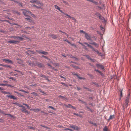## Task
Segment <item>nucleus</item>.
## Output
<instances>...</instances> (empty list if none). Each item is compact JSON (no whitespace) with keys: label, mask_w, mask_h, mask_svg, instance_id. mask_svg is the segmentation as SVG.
Returning <instances> with one entry per match:
<instances>
[{"label":"nucleus","mask_w":131,"mask_h":131,"mask_svg":"<svg viewBox=\"0 0 131 131\" xmlns=\"http://www.w3.org/2000/svg\"><path fill=\"white\" fill-rule=\"evenodd\" d=\"M14 13H16L18 14V15H20V13L17 11H15L14 12Z\"/></svg>","instance_id":"49"},{"label":"nucleus","mask_w":131,"mask_h":131,"mask_svg":"<svg viewBox=\"0 0 131 131\" xmlns=\"http://www.w3.org/2000/svg\"><path fill=\"white\" fill-rule=\"evenodd\" d=\"M64 130H69L70 131H73V130L71 129H70L68 128H67L64 129Z\"/></svg>","instance_id":"57"},{"label":"nucleus","mask_w":131,"mask_h":131,"mask_svg":"<svg viewBox=\"0 0 131 131\" xmlns=\"http://www.w3.org/2000/svg\"><path fill=\"white\" fill-rule=\"evenodd\" d=\"M97 54L100 56H102L103 55L100 52H99V53H98Z\"/></svg>","instance_id":"62"},{"label":"nucleus","mask_w":131,"mask_h":131,"mask_svg":"<svg viewBox=\"0 0 131 131\" xmlns=\"http://www.w3.org/2000/svg\"><path fill=\"white\" fill-rule=\"evenodd\" d=\"M69 127L71 128H73L74 130H78L80 129V128L75 125H71Z\"/></svg>","instance_id":"2"},{"label":"nucleus","mask_w":131,"mask_h":131,"mask_svg":"<svg viewBox=\"0 0 131 131\" xmlns=\"http://www.w3.org/2000/svg\"><path fill=\"white\" fill-rule=\"evenodd\" d=\"M85 37L88 40H91L90 35L88 34L87 33H86L85 35Z\"/></svg>","instance_id":"7"},{"label":"nucleus","mask_w":131,"mask_h":131,"mask_svg":"<svg viewBox=\"0 0 131 131\" xmlns=\"http://www.w3.org/2000/svg\"><path fill=\"white\" fill-rule=\"evenodd\" d=\"M59 10L60 11V12H61V13H62L63 14L65 15L66 16V15H67L66 14H67V13H64V12H63L62 10H61L60 9H60Z\"/></svg>","instance_id":"41"},{"label":"nucleus","mask_w":131,"mask_h":131,"mask_svg":"<svg viewBox=\"0 0 131 131\" xmlns=\"http://www.w3.org/2000/svg\"><path fill=\"white\" fill-rule=\"evenodd\" d=\"M91 49H92L93 51L96 52L97 53H99V51L97 49H95L93 47H92V48Z\"/></svg>","instance_id":"21"},{"label":"nucleus","mask_w":131,"mask_h":131,"mask_svg":"<svg viewBox=\"0 0 131 131\" xmlns=\"http://www.w3.org/2000/svg\"><path fill=\"white\" fill-rule=\"evenodd\" d=\"M32 6L33 7H35L36 8H41V7L40 6L39 7V6H36V5H32Z\"/></svg>","instance_id":"47"},{"label":"nucleus","mask_w":131,"mask_h":131,"mask_svg":"<svg viewBox=\"0 0 131 131\" xmlns=\"http://www.w3.org/2000/svg\"><path fill=\"white\" fill-rule=\"evenodd\" d=\"M103 130L104 131H107V127L106 126L104 127L103 128Z\"/></svg>","instance_id":"43"},{"label":"nucleus","mask_w":131,"mask_h":131,"mask_svg":"<svg viewBox=\"0 0 131 131\" xmlns=\"http://www.w3.org/2000/svg\"><path fill=\"white\" fill-rule=\"evenodd\" d=\"M18 106L19 107H21L22 108L24 106L20 104L19 103L18 104Z\"/></svg>","instance_id":"63"},{"label":"nucleus","mask_w":131,"mask_h":131,"mask_svg":"<svg viewBox=\"0 0 131 131\" xmlns=\"http://www.w3.org/2000/svg\"><path fill=\"white\" fill-rule=\"evenodd\" d=\"M41 93H42V94L43 95H47L46 93L42 91Z\"/></svg>","instance_id":"51"},{"label":"nucleus","mask_w":131,"mask_h":131,"mask_svg":"<svg viewBox=\"0 0 131 131\" xmlns=\"http://www.w3.org/2000/svg\"><path fill=\"white\" fill-rule=\"evenodd\" d=\"M6 96L8 97H9L11 99H15V100H17L16 98L13 95H7Z\"/></svg>","instance_id":"9"},{"label":"nucleus","mask_w":131,"mask_h":131,"mask_svg":"<svg viewBox=\"0 0 131 131\" xmlns=\"http://www.w3.org/2000/svg\"><path fill=\"white\" fill-rule=\"evenodd\" d=\"M59 31L60 32H62L65 35H66V36H68V35L65 32H64L63 31H62L61 30H59Z\"/></svg>","instance_id":"46"},{"label":"nucleus","mask_w":131,"mask_h":131,"mask_svg":"<svg viewBox=\"0 0 131 131\" xmlns=\"http://www.w3.org/2000/svg\"><path fill=\"white\" fill-rule=\"evenodd\" d=\"M84 44H85L86 45H87V46H88L89 47H90V48H92V46H91V45H89V44H88L87 42H84Z\"/></svg>","instance_id":"27"},{"label":"nucleus","mask_w":131,"mask_h":131,"mask_svg":"<svg viewBox=\"0 0 131 131\" xmlns=\"http://www.w3.org/2000/svg\"><path fill=\"white\" fill-rule=\"evenodd\" d=\"M95 15H96L97 17H99L101 14L98 12H96L95 13Z\"/></svg>","instance_id":"24"},{"label":"nucleus","mask_w":131,"mask_h":131,"mask_svg":"<svg viewBox=\"0 0 131 131\" xmlns=\"http://www.w3.org/2000/svg\"><path fill=\"white\" fill-rule=\"evenodd\" d=\"M66 15V16L68 17V18H70L72 20H74L76 22V19L74 18L71 17V16L69 15L68 14H67Z\"/></svg>","instance_id":"12"},{"label":"nucleus","mask_w":131,"mask_h":131,"mask_svg":"<svg viewBox=\"0 0 131 131\" xmlns=\"http://www.w3.org/2000/svg\"><path fill=\"white\" fill-rule=\"evenodd\" d=\"M28 17H27V18H25V19H26L27 20H28V21L29 22H30V21H31V19L30 18L31 17L29 16H28Z\"/></svg>","instance_id":"25"},{"label":"nucleus","mask_w":131,"mask_h":131,"mask_svg":"<svg viewBox=\"0 0 131 131\" xmlns=\"http://www.w3.org/2000/svg\"><path fill=\"white\" fill-rule=\"evenodd\" d=\"M40 126H41L42 127L44 128H46L47 129H49L48 127H47L45 125H40Z\"/></svg>","instance_id":"54"},{"label":"nucleus","mask_w":131,"mask_h":131,"mask_svg":"<svg viewBox=\"0 0 131 131\" xmlns=\"http://www.w3.org/2000/svg\"><path fill=\"white\" fill-rule=\"evenodd\" d=\"M92 2L93 3H94L95 5H98V3L97 2L95 1L94 0H93Z\"/></svg>","instance_id":"42"},{"label":"nucleus","mask_w":131,"mask_h":131,"mask_svg":"<svg viewBox=\"0 0 131 131\" xmlns=\"http://www.w3.org/2000/svg\"><path fill=\"white\" fill-rule=\"evenodd\" d=\"M129 95L130 94H129L128 95V96L126 97V99L125 100L124 104L123 105V109L124 111L125 110V109L127 107L128 105V104L129 102Z\"/></svg>","instance_id":"1"},{"label":"nucleus","mask_w":131,"mask_h":131,"mask_svg":"<svg viewBox=\"0 0 131 131\" xmlns=\"http://www.w3.org/2000/svg\"><path fill=\"white\" fill-rule=\"evenodd\" d=\"M85 107L88 110V111H90L91 113H93L94 112V110H92L87 105H86Z\"/></svg>","instance_id":"15"},{"label":"nucleus","mask_w":131,"mask_h":131,"mask_svg":"<svg viewBox=\"0 0 131 131\" xmlns=\"http://www.w3.org/2000/svg\"><path fill=\"white\" fill-rule=\"evenodd\" d=\"M38 66L40 68H42V67L44 66L43 64L42 63H37Z\"/></svg>","instance_id":"16"},{"label":"nucleus","mask_w":131,"mask_h":131,"mask_svg":"<svg viewBox=\"0 0 131 131\" xmlns=\"http://www.w3.org/2000/svg\"><path fill=\"white\" fill-rule=\"evenodd\" d=\"M83 88L84 89L87 90H88V91L90 92H92V90L91 89H90L88 88L85 87V86H83Z\"/></svg>","instance_id":"23"},{"label":"nucleus","mask_w":131,"mask_h":131,"mask_svg":"<svg viewBox=\"0 0 131 131\" xmlns=\"http://www.w3.org/2000/svg\"><path fill=\"white\" fill-rule=\"evenodd\" d=\"M31 94H33L35 96H38V95L35 92H33L31 93Z\"/></svg>","instance_id":"30"},{"label":"nucleus","mask_w":131,"mask_h":131,"mask_svg":"<svg viewBox=\"0 0 131 131\" xmlns=\"http://www.w3.org/2000/svg\"><path fill=\"white\" fill-rule=\"evenodd\" d=\"M4 122V120L1 118H0V122Z\"/></svg>","instance_id":"58"},{"label":"nucleus","mask_w":131,"mask_h":131,"mask_svg":"<svg viewBox=\"0 0 131 131\" xmlns=\"http://www.w3.org/2000/svg\"><path fill=\"white\" fill-rule=\"evenodd\" d=\"M22 109L21 110V111L25 113H27L28 114H29L30 112L26 110L24 106L22 108Z\"/></svg>","instance_id":"10"},{"label":"nucleus","mask_w":131,"mask_h":131,"mask_svg":"<svg viewBox=\"0 0 131 131\" xmlns=\"http://www.w3.org/2000/svg\"><path fill=\"white\" fill-rule=\"evenodd\" d=\"M48 108H51V109H52L54 110H56L55 108L51 106H49L48 107Z\"/></svg>","instance_id":"38"},{"label":"nucleus","mask_w":131,"mask_h":131,"mask_svg":"<svg viewBox=\"0 0 131 131\" xmlns=\"http://www.w3.org/2000/svg\"><path fill=\"white\" fill-rule=\"evenodd\" d=\"M9 79H11L12 80H14V81H16V78H14L13 77H9L8 78Z\"/></svg>","instance_id":"37"},{"label":"nucleus","mask_w":131,"mask_h":131,"mask_svg":"<svg viewBox=\"0 0 131 131\" xmlns=\"http://www.w3.org/2000/svg\"><path fill=\"white\" fill-rule=\"evenodd\" d=\"M83 56H86L88 59H89L90 60V59H91V58L90 57V56L88 55H86V54H85L83 55Z\"/></svg>","instance_id":"29"},{"label":"nucleus","mask_w":131,"mask_h":131,"mask_svg":"<svg viewBox=\"0 0 131 131\" xmlns=\"http://www.w3.org/2000/svg\"><path fill=\"white\" fill-rule=\"evenodd\" d=\"M19 91H21L23 92H24L25 93H29V92H28L26 91L23 90L22 89H20L19 90Z\"/></svg>","instance_id":"34"},{"label":"nucleus","mask_w":131,"mask_h":131,"mask_svg":"<svg viewBox=\"0 0 131 131\" xmlns=\"http://www.w3.org/2000/svg\"><path fill=\"white\" fill-rule=\"evenodd\" d=\"M6 86H8L9 87H10V88H12L13 87H14V85H13L12 84V85H10L8 84H6Z\"/></svg>","instance_id":"28"},{"label":"nucleus","mask_w":131,"mask_h":131,"mask_svg":"<svg viewBox=\"0 0 131 131\" xmlns=\"http://www.w3.org/2000/svg\"><path fill=\"white\" fill-rule=\"evenodd\" d=\"M99 73L102 76H104V74L102 73L101 71H100Z\"/></svg>","instance_id":"61"},{"label":"nucleus","mask_w":131,"mask_h":131,"mask_svg":"<svg viewBox=\"0 0 131 131\" xmlns=\"http://www.w3.org/2000/svg\"><path fill=\"white\" fill-rule=\"evenodd\" d=\"M14 92L15 93H17V94H18V96H22L23 97H24V95H21V94L20 93H19L18 92H17V91H15Z\"/></svg>","instance_id":"20"},{"label":"nucleus","mask_w":131,"mask_h":131,"mask_svg":"<svg viewBox=\"0 0 131 131\" xmlns=\"http://www.w3.org/2000/svg\"><path fill=\"white\" fill-rule=\"evenodd\" d=\"M90 43L92 45H94L96 47H98V46L97 45V44L95 42H93L92 43Z\"/></svg>","instance_id":"19"},{"label":"nucleus","mask_w":131,"mask_h":131,"mask_svg":"<svg viewBox=\"0 0 131 131\" xmlns=\"http://www.w3.org/2000/svg\"><path fill=\"white\" fill-rule=\"evenodd\" d=\"M100 27L101 28V30H102V31H105V30L104 29L102 25H101L100 26Z\"/></svg>","instance_id":"39"},{"label":"nucleus","mask_w":131,"mask_h":131,"mask_svg":"<svg viewBox=\"0 0 131 131\" xmlns=\"http://www.w3.org/2000/svg\"><path fill=\"white\" fill-rule=\"evenodd\" d=\"M58 97L59 98H61L62 99H63L65 100H68L67 97L61 95L59 96Z\"/></svg>","instance_id":"14"},{"label":"nucleus","mask_w":131,"mask_h":131,"mask_svg":"<svg viewBox=\"0 0 131 131\" xmlns=\"http://www.w3.org/2000/svg\"><path fill=\"white\" fill-rule=\"evenodd\" d=\"M87 75L89 76V77L91 78V79H93V75L91 74H90L89 73H88L87 74Z\"/></svg>","instance_id":"31"},{"label":"nucleus","mask_w":131,"mask_h":131,"mask_svg":"<svg viewBox=\"0 0 131 131\" xmlns=\"http://www.w3.org/2000/svg\"><path fill=\"white\" fill-rule=\"evenodd\" d=\"M37 86V85L36 84H32L30 86Z\"/></svg>","instance_id":"53"},{"label":"nucleus","mask_w":131,"mask_h":131,"mask_svg":"<svg viewBox=\"0 0 131 131\" xmlns=\"http://www.w3.org/2000/svg\"><path fill=\"white\" fill-rule=\"evenodd\" d=\"M37 52L39 53L45 55H47L48 54V53L42 50H37Z\"/></svg>","instance_id":"4"},{"label":"nucleus","mask_w":131,"mask_h":131,"mask_svg":"<svg viewBox=\"0 0 131 131\" xmlns=\"http://www.w3.org/2000/svg\"><path fill=\"white\" fill-rule=\"evenodd\" d=\"M14 71H17V72H18L20 74H21V75H23V74L22 73V72H21V71H19V70H14Z\"/></svg>","instance_id":"35"},{"label":"nucleus","mask_w":131,"mask_h":131,"mask_svg":"<svg viewBox=\"0 0 131 131\" xmlns=\"http://www.w3.org/2000/svg\"><path fill=\"white\" fill-rule=\"evenodd\" d=\"M0 113L3 114L5 115L9 116L10 117L12 118H14V116L12 115L11 114H6L4 112V111L1 110H0Z\"/></svg>","instance_id":"3"},{"label":"nucleus","mask_w":131,"mask_h":131,"mask_svg":"<svg viewBox=\"0 0 131 131\" xmlns=\"http://www.w3.org/2000/svg\"><path fill=\"white\" fill-rule=\"evenodd\" d=\"M1 91L2 93H4L6 94H10V93L9 92L5 91Z\"/></svg>","instance_id":"18"},{"label":"nucleus","mask_w":131,"mask_h":131,"mask_svg":"<svg viewBox=\"0 0 131 131\" xmlns=\"http://www.w3.org/2000/svg\"><path fill=\"white\" fill-rule=\"evenodd\" d=\"M2 60L4 61L6 63H11L12 64L13 63V62L11 60H9V59H2Z\"/></svg>","instance_id":"6"},{"label":"nucleus","mask_w":131,"mask_h":131,"mask_svg":"<svg viewBox=\"0 0 131 131\" xmlns=\"http://www.w3.org/2000/svg\"><path fill=\"white\" fill-rule=\"evenodd\" d=\"M54 7L56 9H58V10H59L60 8V7H58L57 5H54Z\"/></svg>","instance_id":"40"},{"label":"nucleus","mask_w":131,"mask_h":131,"mask_svg":"<svg viewBox=\"0 0 131 131\" xmlns=\"http://www.w3.org/2000/svg\"><path fill=\"white\" fill-rule=\"evenodd\" d=\"M74 58L77 61H78L79 60V58L76 57H74Z\"/></svg>","instance_id":"60"},{"label":"nucleus","mask_w":131,"mask_h":131,"mask_svg":"<svg viewBox=\"0 0 131 131\" xmlns=\"http://www.w3.org/2000/svg\"><path fill=\"white\" fill-rule=\"evenodd\" d=\"M40 109L39 108H35L34 111L36 113L38 112L39 111Z\"/></svg>","instance_id":"36"},{"label":"nucleus","mask_w":131,"mask_h":131,"mask_svg":"<svg viewBox=\"0 0 131 131\" xmlns=\"http://www.w3.org/2000/svg\"><path fill=\"white\" fill-rule=\"evenodd\" d=\"M79 79H80L81 80L83 79V80H85V79L84 78L82 77H80L79 76V75H78V77H77Z\"/></svg>","instance_id":"33"},{"label":"nucleus","mask_w":131,"mask_h":131,"mask_svg":"<svg viewBox=\"0 0 131 131\" xmlns=\"http://www.w3.org/2000/svg\"><path fill=\"white\" fill-rule=\"evenodd\" d=\"M39 76L41 77H44V78H46V76L44 75H43L42 74H39Z\"/></svg>","instance_id":"50"},{"label":"nucleus","mask_w":131,"mask_h":131,"mask_svg":"<svg viewBox=\"0 0 131 131\" xmlns=\"http://www.w3.org/2000/svg\"><path fill=\"white\" fill-rule=\"evenodd\" d=\"M80 33H83L85 35L86 34V33L85 31H83V30H80Z\"/></svg>","instance_id":"48"},{"label":"nucleus","mask_w":131,"mask_h":131,"mask_svg":"<svg viewBox=\"0 0 131 131\" xmlns=\"http://www.w3.org/2000/svg\"><path fill=\"white\" fill-rule=\"evenodd\" d=\"M82 103L85 104V107L86 106V105H87V103L85 101H83L82 102Z\"/></svg>","instance_id":"55"},{"label":"nucleus","mask_w":131,"mask_h":131,"mask_svg":"<svg viewBox=\"0 0 131 131\" xmlns=\"http://www.w3.org/2000/svg\"><path fill=\"white\" fill-rule=\"evenodd\" d=\"M64 106L68 108H72L73 109H76V108L75 107L73 106H72L71 105L68 104V105L67 104H65Z\"/></svg>","instance_id":"5"},{"label":"nucleus","mask_w":131,"mask_h":131,"mask_svg":"<svg viewBox=\"0 0 131 131\" xmlns=\"http://www.w3.org/2000/svg\"><path fill=\"white\" fill-rule=\"evenodd\" d=\"M96 65L98 68H101L102 70H104V67L103 65L99 64H96Z\"/></svg>","instance_id":"8"},{"label":"nucleus","mask_w":131,"mask_h":131,"mask_svg":"<svg viewBox=\"0 0 131 131\" xmlns=\"http://www.w3.org/2000/svg\"><path fill=\"white\" fill-rule=\"evenodd\" d=\"M79 43L81 44L82 46H83V48L84 49L86 50H88V48H87L86 46L84 45L83 44V43H81L79 42Z\"/></svg>","instance_id":"22"},{"label":"nucleus","mask_w":131,"mask_h":131,"mask_svg":"<svg viewBox=\"0 0 131 131\" xmlns=\"http://www.w3.org/2000/svg\"><path fill=\"white\" fill-rule=\"evenodd\" d=\"M114 117V115H111L109 117V118L108 119V121H109L110 119H113Z\"/></svg>","instance_id":"17"},{"label":"nucleus","mask_w":131,"mask_h":131,"mask_svg":"<svg viewBox=\"0 0 131 131\" xmlns=\"http://www.w3.org/2000/svg\"><path fill=\"white\" fill-rule=\"evenodd\" d=\"M19 42L17 41H15L14 40H9L8 41V42L9 43H12L14 44H15L17 42Z\"/></svg>","instance_id":"11"},{"label":"nucleus","mask_w":131,"mask_h":131,"mask_svg":"<svg viewBox=\"0 0 131 131\" xmlns=\"http://www.w3.org/2000/svg\"><path fill=\"white\" fill-rule=\"evenodd\" d=\"M36 4L37 5H39V4H40V2L39 1H36Z\"/></svg>","instance_id":"64"},{"label":"nucleus","mask_w":131,"mask_h":131,"mask_svg":"<svg viewBox=\"0 0 131 131\" xmlns=\"http://www.w3.org/2000/svg\"><path fill=\"white\" fill-rule=\"evenodd\" d=\"M30 23L33 25H34L35 24V22L33 21L32 20H31V21L30 22Z\"/></svg>","instance_id":"59"},{"label":"nucleus","mask_w":131,"mask_h":131,"mask_svg":"<svg viewBox=\"0 0 131 131\" xmlns=\"http://www.w3.org/2000/svg\"><path fill=\"white\" fill-rule=\"evenodd\" d=\"M74 68L75 69H80L79 67L75 66Z\"/></svg>","instance_id":"56"},{"label":"nucleus","mask_w":131,"mask_h":131,"mask_svg":"<svg viewBox=\"0 0 131 131\" xmlns=\"http://www.w3.org/2000/svg\"><path fill=\"white\" fill-rule=\"evenodd\" d=\"M99 19H100L105 20V19L104 17H103V16H102L101 15L99 17Z\"/></svg>","instance_id":"26"},{"label":"nucleus","mask_w":131,"mask_h":131,"mask_svg":"<svg viewBox=\"0 0 131 131\" xmlns=\"http://www.w3.org/2000/svg\"><path fill=\"white\" fill-rule=\"evenodd\" d=\"M1 21L3 22V21H5V22H8V23H9L10 24H11V23H10V21L8 20H1Z\"/></svg>","instance_id":"32"},{"label":"nucleus","mask_w":131,"mask_h":131,"mask_svg":"<svg viewBox=\"0 0 131 131\" xmlns=\"http://www.w3.org/2000/svg\"><path fill=\"white\" fill-rule=\"evenodd\" d=\"M49 36H50L53 39H56L58 38L57 36L56 35L54 34H50L49 35Z\"/></svg>","instance_id":"13"},{"label":"nucleus","mask_w":131,"mask_h":131,"mask_svg":"<svg viewBox=\"0 0 131 131\" xmlns=\"http://www.w3.org/2000/svg\"><path fill=\"white\" fill-rule=\"evenodd\" d=\"M42 57H43L45 59H47L48 60H49V58L44 55H42Z\"/></svg>","instance_id":"44"},{"label":"nucleus","mask_w":131,"mask_h":131,"mask_svg":"<svg viewBox=\"0 0 131 131\" xmlns=\"http://www.w3.org/2000/svg\"><path fill=\"white\" fill-rule=\"evenodd\" d=\"M72 74L73 75H76L77 76V77H78V75L77 73H75L73 72L72 73Z\"/></svg>","instance_id":"52"},{"label":"nucleus","mask_w":131,"mask_h":131,"mask_svg":"<svg viewBox=\"0 0 131 131\" xmlns=\"http://www.w3.org/2000/svg\"><path fill=\"white\" fill-rule=\"evenodd\" d=\"M36 0H31L30 1V2L32 3H36Z\"/></svg>","instance_id":"45"}]
</instances>
